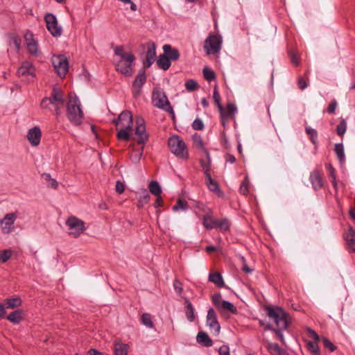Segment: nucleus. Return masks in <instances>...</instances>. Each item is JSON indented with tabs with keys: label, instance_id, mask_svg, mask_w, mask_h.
<instances>
[{
	"label": "nucleus",
	"instance_id": "1",
	"mask_svg": "<svg viewBox=\"0 0 355 355\" xmlns=\"http://www.w3.org/2000/svg\"><path fill=\"white\" fill-rule=\"evenodd\" d=\"M264 309L266 311L267 316L274 322L276 326L274 327L271 324L268 323L265 326V331H273L281 343L285 344L283 331L287 330L291 324L289 314L282 307L278 306L266 305Z\"/></svg>",
	"mask_w": 355,
	"mask_h": 355
},
{
	"label": "nucleus",
	"instance_id": "2",
	"mask_svg": "<svg viewBox=\"0 0 355 355\" xmlns=\"http://www.w3.org/2000/svg\"><path fill=\"white\" fill-rule=\"evenodd\" d=\"M112 123L116 126L118 130L116 138L119 141H129L135 139L131 137V133L133 130V116L130 111L123 110L117 118L112 120Z\"/></svg>",
	"mask_w": 355,
	"mask_h": 355
},
{
	"label": "nucleus",
	"instance_id": "3",
	"mask_svg": "<svg viewBox=\"0 0 355 355\" xmlns=\"http://www.w3.org/2000/svg\"><path fill=\"white\" fill-rule=\"evenodd\" d=\"M114 54L121 57V60L115 65L116 70L125 76H132L133 74L132 64L136 59L133 53L125 52L123 46H118L114 49Z\"/></svg>",
	"mask_w": 355,
	"mask_h": 355
},
{
	"label": "nucleus",
	"instance_id": "4",
	"mask_svg": "<svg viewBox=\"0 0 355 355\" xmlns=\"http://www.w3.org/2000/svg\"><path fill=\"white\" fill-rule=\"evenodd\" d=\"M80 105V102L76 95L69 96L67 103V116L69 121L76 126L82 124L84 116Z\"/></svg>",
	"mask_w": 355,
	"mask_h": 355
},
{
	"label": "nucleus",
	"instance_id": "5",
	"mask_svg": "<svg viewBox=\"0 0 355 355\" xmlns=\"http://www.w3.org/2000/svg\"><path fill=\"white\" fill-rule=\"evenodd\" d=\"M152 103L159 109L169 113L172 119H175V112L164 92L159 89H154L152 94Z\"/></svg>",
	"mask_w": 355,
	"mask_h": 355
},
{
	"label": "nucleus",
	"instance_id": "6",
	"mask_svg": "<svg viewBox=\"0 0 355 355\" xmlns=\"http://www.w3.org/2000/svg\"><path fill=\"white\" fill-rule=\"evenodd\" d=\"M168 145L171 153L176 157L183 159H188L189 153L187 146L180 136L173 135L168 140Z\"/></svg>",
	"mask_w": 355,
	"mask_h": 355
},
{
	"label": "nucleus",
	"instance_id": "7",
	"mask_svg": "<svg viewBox=\"0 0 355 355\" xmlns=\"http://www.w3.org/2000/svg\"><path fill=\"white\" fill-rule=\"evenodd\" d=\"M64 101L62 89L59 87L54 86L50 96L42 98L40 106L43 109L52 110L50 105H62Z\"/></svg>",
	"mask_w": 355,
	"mask_h": 355
},
{
	"label": "nucleus",
	"instance_id": "8",
	"mask_svg": "<svg viewBox=\"0 0 355 355\" xmlns=\"http://www.w3.org/2000/svg\"><path fill=\"white\" fill-rule=\"evenodd\" d=\"M222 37L220 35L209 34L205 40L204 49L207 55L218 53L222 48Z\"/></svg>",
	"mask_w": 355,
	"mask_h": 355
},
{
	"label": "nucleus",
	"instance_id": "9",
	"mask_svg": "<svg viewBox=\"0 0 355 355\" xmlns=\"http://www.w3.org/2000/svg\"><path fill=\"white\" fill-rule=\"evenodd\" d=\"M66 225L70 232L69 235L73 238H78L85 230V223L78 218L71 216L66 220Z\"/></svg>",
	"mask_w": 355,
	"mask_h": 355
},
{
	"label": "nucleus",
	"instance_id": "10",
	"mask_svg": "<svg viewBox=\"0 0 355 355\" xmlns=\"http://www.w3.org/2000/svg\"><path fill=\"white\" fill-rule=\"evenodd\" d=\"M135 135L137 137V138H135L134 140H136L137 144L139 145L144 146L148 141L149 135L146 132L145 121L141 116H139L136 119Z\"/></svg>",
	"mask_w": 355,
	"mask_h": 355
},
{
	"label": "nucleus",
	"instance_id": "11",
	"mask_svg": "<svg viewBox=\"0 0 355 355\" xmlns=\"http://www.w3.org/2000/svg\"><path fill=\"white\" fill-rule=\"evenodd\" d=\"M53 66L60 77H65L69 70V62L64 55H53L52 58Z\"/></svg>",
	"mask_w": 355,
	"mask_h": 355
},
{
	"label": "nucleus",
	"instance_id": "12",
	"mask_svg": "<svg viewBox=\"0 0 355 355\" xmlns=\"http://www.w3.org/2000/svg\"><path fill=\"white\" fill-rule=\"evenodd\" d=\"M146 69L144 68L139 69L137 75L132 82V92L135 98H137L140 96L142 87L146 82L147 78L146 74Z\"/></svg>",
	"mask_w": 355,
	"mask_h": 355
},
{
	"label": "nucleus",
	"instance_id": "13",
	"mask_svg": "<svg viewBox=\"0 0 355 355\" xmlns=\"http://www.w3.org/2000/svg\"><path fill=\"white\" fill-rule=\"evenodd\" d=\"M17 218V214L12 212L6 214L4 217L0 220V227L3 234H8L15 228L14 224Z\"/></svg>",
	"mask_w": 355,
	"mask_h": 355
},
{
	"label": "nucleus",
	"instance_id": "14",
	"mask_svg": "<svg viewBox=\"0 0 355 355\" xmlns=\"http://www.w3.org/2000/svg\"><path fill=\"white\" fill-rule=\"evenodd\" d=\"M46 28L53 37H60L62 34V27L58 26V20L53 14L47 13L44 16Z\"/></svg>",
	"mask_w": 355,
	"mask_h": 355
},
{
	"label": "nucleus",
	"instance_id": "15",
	"mask_svg": "<svg viewBox=\"0 0 355 355\" xmlns=\"http://www.w3.org/2000/svg\"><path fill=\"white\" fill-rule=\"evenodd\" d=\"M207 325L209 329L214 331L215 334H218L220 330V325L218 321L217 315L214 309L210 308L207 311Z\"/></svg>",
	"mask_w": 355,
	"mask_h": 355
},
{
	"label": "nucleus",
	"instance_id": "16",
	"mask_svg": "<svg viewBox=\"0 0 355 355\" xmlns=\"http://www.w3.org/2000/svg\"><path fill=\"white\" fill-rule=\"evenodd\" d=\"M156 57V45L155 42H150L147 44L146 59L143 62V68L148 69L154 63Z\"/></svg>",
	"mask_w": 355,
	"mask_h": 355
},
{
	"label": "nucleus",
	"instance_id": "17",
	"mask_svg": "<svg viewBox=\"0 0 355 355\" xmlns=\"http://www.w3.org/2000/svg\"><path fill=\"white\" fill-rule=\"evenodd\" d=\"M42 132L39 127L35 126L28 130L27 139L33 146H37L41 140Z\"/></svg>",
	"mask_w": 355,
	"mask_h": 355
},
{
	"label": "nucleus",
	"instance_id": "18",
	"mask_svg": "<svg viewBox=\"0 0 355 355\" xmlns=\"http://www.w3.org/2000/svg\"><path fill=\"white\" fill-rule=\"evenodd\" d=\"M309 180L315 191H318L323 187L322 173L320 171L315 170L311 172L309 176Z\"/></svg>",
	"mask_w": 355,
	"mask_h": 355
},
{
	"label": "nucleus",
	"instance_id": "19",
	"mask_svg": "<svg viewBox=\"0 0 355 355\" xmlns=\"http://www.w3.org/2000/svg\"><path fill=\"white\" fill-rule=\"evenodd\" d=\"M205 184L210 191L217 194L219 197L223 196V192L220 189L218 183L212 179L211 174H207L205 176Z\"/></svg>",
	"mask_w": 355,
	"mask_h": 355
},
{
	"label": "nucleus",
	"instance_id": "20",
	"mask_svg": "<svg viewBox=\"0 0 355 355\" xmlns=\"http://www.w3.org/2000/svg\"><path fill=\"white\" fill-rule=\"evenodd\" d=\"M204 153L205 155V159H200L199 162L202 169V171L205 174V176H206L207 175V174H210L211 159L209 150L207 149H204Z\"/></svg>",
	"mask_w": 355,
	"mask_h": 355
},
{
	"label": "nucleus",
	"instance_id": "21",
	"mask_svg": "<svg viewBox=\"0 0 355 355\" xmlns=\"http://www.w3.org/2000/svg\"><path fill=\"white\" fill-rule=\"evenodd\" d=\"M17 74L19 77L25 76H35V68L32 63L24 62L17 70Z\"/></svg>",
	"mask_w": 355,
	"mask_h": 355
},
{
	"label": "nucleus",
	"instance_id": "22",
	"mask_svg": "<svg viewBox=\"0 0 355 355\" xmlns=\"http://www.w3.org/2000/svg\"><path fill=\"white\" fill-rule=\"evenodd\" d=\"M24 311L21 309H17L11 312L6 318L10 322L13 324H19L24 320Z\"/></svg>",
	"mask_w": 355,
	"mask_h": 355
},
{
	"label": "nucleus",
	"instance_id": "23",
	"mask_svg": "<svg viewBox=\"0 0 355 355\" xmlns=\"http://www.w3.org/2000/svg\"><path fill=\"white\" fill-rule=\"evenodd\" d=\"M164 53H165L168 58L172 61H176L180 58V52L175 49L173 48L170 44H164L163 46Z\"/></svg>",
	"mask_w": 355,
	"mask_h": 355
},
{
	"label": "nucleus",
	"instance_id": "24",
	"mask_svg": "<svg viewBox=\"0 0 355 355\" xmlns=\"http://www.w3.org/2000/svg\"><path fill=\"white\" fill-rule=\"evenodd\" d=\"M25 40L27 44V48L28 52L33 55H37L38 53V46L37 43L33 38V35L31 33L29 35L26 34L25 35Z\"/></svg>",
	"mask_w": 355,
	"mask_h": 355
},
{
	"label": "nucleus",
	"instance_id": "25",
	"mask_svg": "<svg viewBox=\"0 0 355 355\" xmlns=\"http://www.w3.org/2000/svg\"><path fill=\"white\" fill-rule=\"evenodd\" d=\"M3 304L5 309H14L21 306L22 300L19 297H8L4 299Z\"/></svg>",
	"mask_w": 355,
	"mask_h": 355
},
{
	"label": "nucleus",
	"instance_id": "26",
	"mask_svg": "<svg viewBox=\"0 0 355 355\" xmlns=\"http://www.w3.org/2000/svg\"><path fill=\"white\" fill-rule=\"evenodd\" d=\"M197 342L203 347H211L213 345L212 340L205 331H199L196 336Z\"/></svg>",
	"mask_w": 355,
	"mask_h": 355
},
{
	"label": "nucleus",
	"instance_id": "27",
	"mask_svg": "<svg viewBox=\"0 0 355 355\" xmlns=\"http://www.w3.org/2000/svg\"><path fill=\"white\" fill-rule=\"evenodd\" d=\"M230 225V222L227 218H223L220 220L214 219V228L218 229L222 232L229 231Z\"/></svg>",
	"mask_w": 355,
	"mask_h": 355
},
{
	"label": "nucleus",
	"instance_id": "28",
	"mask_svg": "<svg viewBox=\"0 0 355 355\" xmlns=\"http://www.w3.org/2000/svg\"><path fill=\"white\" fill-rule=\"evenodd\" d=\"M227 110H225V117L220 118L221 123L223 127H225V121L229 119L230 117L234 116L236 112V106L233 103H228L226 107Z\"/></svg>",
	"mask_w": 355,
	"mask_h": 355
},
{
	"label": "nucleus",
	"instance_id": "29",
	"mask_svg": "<svg viewBox=\"0 0 355 355\" xmlns=\"http://www.w3.org/2000/svg\"><path fill=\"white\" fill-rule=\"evenodd\" d=\"M157 65L159 69L166 71L170 68L171 62L165 53H162L157 60Z\"/></svg>",
	"mask_w": 355,
	"mask_h": 355
},
{
	"label": "nucleus",
	"instance_id": "30",
	"mask_svg": "<svg viewBox=\"0 0 355 355\" xmlns=\"http://www.w3.org/2000/svg\"><path fill=\"white\" fill-rule=\"evenodd\" d=\"M213 211H209L207 214H204L202 217V225L207 230L214 229V218H212Z\"/></svg>",
	"mask_w": 355,
	"mask_h": 355
},
{
	"label": "nucleus",
	"instance_id": "31",
	"mask_svg": "<svg viewBox=\"0 0 355 355\" xmlns=\"http://www.w3.org/2000/svg\"><path fill=\"white\" fill-rule=\"evenodd\" d=\"M184 302L186 317L189 322H193L195 320V309L188 299H185Z\"/></svg>",
	"mask_w": 355,
	"mask_h": 355
},
{
	"label": "nucleus",
	"instance_id": "32",
	"mask_svg": "<svg viewBox=\"0 0 355 355\" xmlns=\"http://www.w3.org/2000/svg\"><path fill=\"white\" fill-rule=\"evenodd\" d=\"M267 348L271 354H277V355H288L286 350L280 347L277 343H268Z\"/></svg>",
	"mask_w": 355,
	"mask_h": 355
},
{
	"label": "nucleus",
	"instance_id": "33",
	"mask_svg": "<svg viewBox=\"0 0 355 355\" xmlns=\"http://www.w3.org/2000/svg\"><path fill=\"white\" fill-rule=\"evenodd\" d=\"M209 281L215 284L218 288L225 286L223 277L219 272L210 273L209 275Z\"/></svg>",
	"mask_w": 355,
	"mask_h": 355
},
{
	"label": "nucleus",
	"instance_id": "34",
	"mask_svg": "<svg viewBox=\"0 0 355 355\" xmlns=\"http://www.w3.org/2000/svg\"><path fill=\"white\" fill-rule=\"evenodd\" d=\"M334 152L337 156L339 162L343 164L345 162V155L344 150V146L342 143L335 144Z\"/></svg>",
	"mask_w": 355,
	"mask_h": 355
},
{
	"label": "nucleus",
	"instance_id": "35",
	"mask_svg": "<svg viewBox=\"0 0 355 355\" xmlns=\"http://www.w3.org/2000/svg\"><path fill=\"white\" fill-rule=\"evenodd\" d=\"M129 346L124 343H115L114 355H128Z\"/></svg>",
	"mask_w": 355,
	"mask_h": 355
},
{
	"label": "nucleus",
	"instance_id": "36",
	"mask_svg": "<svg viewBox=\"0 0 355 355\" xmlns=\"http://www.w3.org/2000/svg\"><path fill=\"white\" fill-rule=\"evenodd\" d=\"M148 188L150 192L155 196H159L162 193V189L159 184L155 180H153L150 182Z\"/></svg>",
	"mask_w": 355,
	"mask_h": 355
},
{
	"label": "nucleus",
	"instance_id": "37",
	"mask_svg": "<svg viewBox=\"0 0 355 355\" xmlns=\"http://www.w3.org/2000/svg\"><path fill=\"white\" fill-rule=\"evenodd\" d=\"M220 310H227L232 314H236L238 313L236 306L232 302L226 300L222 301Z\"/></svg>",
	"mask_w": 355,
	"mask_h": 355
},
{
	"label": "nucleus",
	"instance_id": "38",
	"mask_svg": "<svg viewBox=\"0 0 355 355\" xmlns=\"http://www.w3.org/2000/svg\"><path fill=\"white\" fill-rule=\"evenodd\" d=\"M143 153H144V146L141 147V148L140 150L134 149L130 155V158L131 161L135 164L139 163L141 159Z\"/></svg>",
	"mask_w": 355,
	"mask_h": 355
},
{
	"label": "nucleus",
	"instance_id": "39",
	"mask_svg": "<svg viewBox=\"0 0 355 355\" xmlns=\"http://www.w3.org/2000/svg\"><path fill=\"white\" fill-rule=\"evenodd\" d=\"M305 132L307 135H309L310 136L311 141L314 145H316L318 143V132L316 131V130L312 128L310 126H306Z\"/></svg>",
	"mask_w": 355,
	"mask_h": 355
},
{
	"label": "nucleus",
	"instance_id": "40",
	"mask_svg": "<svg viewBox=\"0 0 355 355\" xmlns=\"http://www.w3.org/2000/svg\"><path fill=\"white\" fill-rule=\"evenodd\" d=\"M42 178L48 183V187L53 189H57L58 183L55 179L51 178L49 173H44L42 174Z\"/></svg>",
	"mask_w": 355,
	"mask_h": 355
},
{
	"label": "nucleus",
	"instance_id": "41",
	"mask_svg": "<svg viewBox=\"0 0 355 355\" xmlns=\"http://www.w3.org/2000/svg\"><path fill=\"white\" fill-rule=\"evenodd\" d=\"M150 196L146 189H144L143 196H140L138 200L137 207L139 208L143 207L150 200Z\"/></svg>",
	"mask_w": 355,
	"mask_h": 355
},
{
	"label": "nucleus",
	"instance_id": "42",
	"mask_svg": "<svg viewBox=\"0 0 355 355\" xmlns=\"http://www.w3.org/2000/svg\"><path fill=\"white\" fill-rule=\"evenodd\" d=\"M188 208V202L185 200L181 198L178 199L175 205L173 206L172 209L173 211H178L179 209L184 211Z\"/></svg>",
	"mask_w": 355,
	"mask_h": 355
},
{
	"label": "nucleus",
	"instance_id": "43",
	"mask_svg": "<svg viewBox=\"0 0 355 355\" xmlns=\"http://www.w3.org/2000/svg\"><path fill=\"white\" fill-rule=\"evenodd\" d=\"M306 347L309 351L313 355H320L319 346L315 342L308 341L306 343Z\"/></svg>",
	"mask_w": 355,
	"mask_h": 355
},
{
	"label": "nucleus",
	"instance_id": "44",
	"mask_svg": "<svg viewBox=\"0 0 355 355\" xmlns=\"http://www.w3.org/2000/svg\"><path fill=\"white\" fill-rule=\"evenodd\" d=\"M347 130V122L344 119H341L339 124L336 127V133L338 136L343 137Z\"/></svg>",
	"mask_w": 355,
	"mask_h": 355
},
{
	"label": "nucleus",
	"instance_id": "45",
	"mask_svg": "<svg viewBox=\"0 0 355 355\" xmlns=\"http://www.w3.org/2000/svg\"><path fill=\"white\" fill-rule=\"evenodd\" d=\"M325 167H326L327 170L329 171V176L332 178L331 182H332L334 187L336 188L337 186V182H336V171H335L334 168L333 167V166L330 163H327L325 164Z\"/></svg>",
	"mask_w": 355,
	"mask_h": 355
},
{
	"label": "nucleus",
	"instance_id": "46",
	"mask_svg": "<svg viewBox=\"0 0 355 355\" xmlns=\"http://www.w3.org/2000/svg\"><path fill=\"white\" fill-rule=\"evenodd\" d=\"M185 88L188 92H193L198 89L199 85L193 79H189L185 83Z\"/></svg>",
	"mask_w": 355,
	"mask_h": 355
},
{
	"label": "nucleus",
	"instance_id": "47",
	"mask_svg": "<svg viewBox=\"0 0 355 355\" xmlns=\"http://www.w3.org/2000/svg\"><path fill=\"white\" fill-rule=\"evenodd\" d=\"M141 322L148 328H153L154 327L151 315L149 313H145L142 314Z\"/></svg>",
	"mask_w": 355,
	"mask_h": 355
},
{
	"label": "nucleus",
	"instance_id": "48",
	"mask_svg": "<svg viewBox=\"0 0 355 355\" xmlns=\"http://www.w3.org/2000/svg\"><path fill=\"white\" fill-rule=\"evenodd\" d=\"M203 76L205 80L207 81H212L216 79V74L214 71L208 69L207 67H205L202 69Z\"/></svg>",
	"mask_w": 355,
	"mask_h": 355
},
{
	"label": "nucleus",
	"instance_id": "49",
	"mask_svg": "<svg viewBox=\"0 0 355 355\" xmlns=\"http://www.w3.org/2000/svg\"><path fill=\"white\" fill-rule=\"evenodd\" d=\"M12 256L10 250H3L0 252V263H5L8 261Z\"/></svg>",
	"mask_w": 355,
	"mask_h": 355
},
{
	"label": "nucleus",
	"instance_id": "50",
	"mask_svg": "<svg viewBox=\"0 0 355 355\" xmlns=\"http://www.w3.org/2000/svg\"><path fill=\"white\" fill-rule=\"evenodd\" d=\"M211 300L214 305L218 309H220L221 306V295L220 293H215L211 296Z\"/></svg>",
	"mask_w": 355,
	"mask_h": 355
},
{
	"label": "nucleus",
	"instance_id": "51",
	"mask_svg": "<svg viewBox=\"0 0 355 355\" xmlns=\"http://www.w3.org/2000/svg\"><path fill=\"white\" fill-rule=\"evenodd\" d=\"M323 345L324 348L329 349L331 352L336 349V347L327 338H323Z\"/></svg>",
	"mask_w": 355,
	"mask_h": 355
},
{
	"label": "nucleus",
	"instance_id": "52",
	"mask_svg": "<svg viewBox=\"0 0 355 355\" xmlns=\"http://www.w3.org/2000/svg\"><path fill=\"white\" fill-rule=\"evenodd\" d=\"M192 128L195 130H202L204 128V123L201 119H196L192 123Z\"/></svg>",
	"mask_w": 355,
	"mask_h": 355
},
{
	"label": "nucleus",
	"instance_id": "53",
	"mask_svg": "<svg viewBox=\"0 0 355 355\" xmlns=\"http://www.w3.org/2000/svg\"><path fill=\"white\" fill-rule=\"evenodd\" d=\"M193 141L196 144L198 148H200L204 152V149L206 148L204 147V143L201 137L197 134H195L193 135Z\"/></svg>",
	"mask_w": 355,
	"mask_h": 355
},
{
	"label": "nucleus",
	"instance_id": "54",
	"mask_svg": "<svg viewBox=\"0 0 355 355\" xmlns=\"http://www.w3.org/2000/svg\"><path fill=\"white\" fill-rule=\"evenodd\" d=\"M215 104L216 105L218 109V111L220 112V118H224L225 117V110H224V107L222 105L220 101H221V98H218V99H214V100Z\"/></svg>",
	"mask_w": 355,
	"mask_h": 355
},
{
	"label": "nucleus",
	"instance_id": "55",
	"mask_svg": "<svg viewBox=\"0 0 355 355\" xmlns=\"http://www.w3.org/2000/svg\"><path fill=\"white\" fill-rule=\"evenodd\" d=\"M337 107V101L334 99L329 105L327 112L329 114H334Z\"/></svg>",
	"mask_w": 355,
	"mask_h": 355
},
{
	"label": "nucleus",
	"instance_id": "56",
	"mask_svg": "<svg viewBox=\"0 0 355 355\" xmlns=\"http://www.w3.org/2000/svg\"><path fill=\"white\" fill-rule=\"evenodd\" d=\"M345 239L346 241L349 239H355V230L352 227H349L347 233L346 234Z\"/></svg>",
	"mask_w": 355,
	"mask_h": 355
},
{
	"label": "nucleus",
	"instance_id": "57",
	"mask_svg": "<svg viewBox=\"0 0 355 355\" xmlns=\"http://www.w3.org/2000/svg\"><path fill=\"white\" fill-rule=\"evenodd\" d=\"M196 207L203 211L205 214H207L209 211H212L210 208L207 207L202 202H196Z\"/></svg>",
	"mask_w": 355,
	"mask_h": 355
},
{
	"label": "nucleus",
	"instance_id": "58",
	"mask_svg": "<svg viewBox=\"0 0 355 355\" xmlns=\"http://www.w3.org/2000/svg\"><path fill=\"white\" fill-rule=\"evenodd\" d=\"M125 191V184L121 181H117L116 183V191L120 194L123 193Z\"/></svg>",
	"mask_w": 355,
	"mask_h": 355
},
{
	"label": "nucleus",
	"instance_id": "59",
	"mask_svg": "<svg viewBox=\"0 0 355 355\" xmlns=\"http://www.w3.org/2000/svg\"><path fill=\"white\" fill-rule=\"evenodd\" d=\"M218 353L220 355H229L230 354L229 347L225 345H222L218 349Z\"/></svg>",
	"mask_w": 355,
	"mask_h": 355
},
{
	"label": "nucleus",
	"instance_id": "60",
	"mask_svg": "<svg viewBox=\"0 0 355 355\" xmlns=\"http://www.w3.org/2000/svg\"><path fill=\"white\" fill-rule=\"evenodd\" d=\"M297 85L301 90H304L307 87L306 81L302 77L298 78Z\"/></svg>",
	"mask_w": 355,
	"mask_h": 355
},
{
	"label": "nucleus",
	"instance_id": "61",
	"mask_svg": "<svg viewBox=\"0 0 355 355\" xmlns=\"http://www.w3.org/2000/svg\"><path fill=\"white\" fill-rule=\"evenodd\" d=\"M347 244L348 250L351 252H355V239H349V241H346Z\"/></svg>",
	"mask_w": 355,
	"mask_h": 355
},
{
	"label": "nucleus",
	"instance_id": "62",
	"mask_svg": "<svg viewBox=\"0 0 355 355\" xmlns=\"http://www.w3.org/2000/svg\"><path fill=\"white\" fill-rule=\"evenodd\" d=\"M241 260L243 262L242 270L246 273H251L252 270L245 263V259L244 257H241Z\"/></svg>",
	"mask_w": 355,
	"mask_h": 355
},
{
	"label": "nucleus",
	"instance_id": "63",
	"mask_svg": "<svg viewBox=\"0 0 355 355\" xmlns=\"http://www.w3.org/2000/svg\"><path fill=\"white\" fill-rule=\"evenodd\" d=\"M173 287L178 293H181L182 291V283L179 280L175 279L173 282Z\"/></svg>",
	"mask_w": 355,
	"mask_h": 355
},
{
	"label": "nucleus",
	"instance_id": "64",
	"mask_svg": "<svg viewBox=\"0 0 355 355\" xmlns=\"http://www.w3.org/2000/svg\"><path fill=\"white\" fill-rule=\"evenodd\" d=\"M87 355H103V354L96 349H90Z\"/></svg>",
	"mask_w": 355,
	"mask_h": 355
}]
</instances>
